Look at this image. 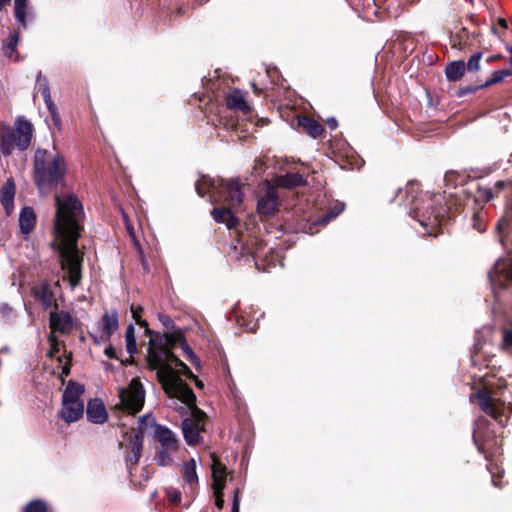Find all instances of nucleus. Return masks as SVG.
<instances>
[{
  "instance_id": "obj_42",
  "label": "nucleus",
  "mask_w": 512,
  "mask_h": 512,
  "mask_svg": "<svg viewBox=\"0 0 512 512\" xmlns=\"http://www.w3.org/2000/svg\"><path fill=\"white\" fill-rule=\"evenodd\" d=\"M503 346L505 348L512 347V330L504 331V334H503Z\"/></svg>"
},
{
  "instance_id": "obj_28",
  "label": "nucleus",
  "mask_w": 512,
  "mask_h": 512,
  "mask_svg": "<svg viewBox=\"0 0 512 512\" xmlns=\"http://www.w3.org/2000/svg\"><path fill=\"white\" fill-rule=\"evenodd\" d=\"M20 34L19 31L14 30L11 32L5 41V43L2 46V51L5 56H7L10 59L17 60L18 59V53H17V46L19 43Z\"/></svg>"
},
{
  "instance_id": "obj_2",
  "label": "nucleus",
  "mask_w": 512,
  "mask_h": 512,
  "mask_svg": "<svg viewBox=\"0 0 512 512\" xmlns=\"http://www.w3.org/2000/svg\"><path fill=\"white\" fill-rule=\"evenodd\" d=\"M54 223V245L60 251L61 264L72 287L81 280L82 256L78 250V238L82 230L84 211L78 198L70 194L64 198L56 196Z\"/></svg>"
},
{
  "instance_id": "obj_4",
  "label": "nucleus",
  "mask_w": 512,
  "mask_h": 512,
  "mask_svg": "<svg viewBox=\"0 0 512 512\" xmlns=\"http://www.w3.org/2000/svg\"><path fill=\"white\" fill-rule=\"evenodd\" d=\"M406 193L411 198L409 203V214L415 218L421 226L433 230L441 225L443 219V209L440 204L441 196L429 192L419 191L418 184L409 183Z\"/></svg>"
},
{
  "instance_id": "obj_38",
  "label": "nucleus",
  "mask_w": 512,
  "mask_h": 512,
  "mask_svg": "<svg viewBox=\"0 0 512 512\" xmlns=\"http://www.w3.org/2000/svg\"><path fill=\"white\" fill-rule=\"evenodd\" d=\"M480 196L486 201L492 200L496 195L493 188H481L479 190Z\"/></svg>"
},
{
  "instance_id": "obj_15",
  "label": "nucleus",
  "mask_w": 512,
  "mask_h": 512,
  "mask_svg": "<svg viewBox=\"0 0 512 512\" xmlns=\"http://www.w3.org/2000/svg\"><path fill=\"white\" fill-rule=\"evenodd\" d=\"M13 13L17 23L26 29L35 18V11L30 0H13Z\"/></svg>"
},
{
  "instance_id": "obj_45",
  "label": "nucleus",
  "mask_w": 512,
  "mask_h": 512,
  "mask_svg": "<svg viewBox=\"0 0 512 512\" xmlns=\"http://www.w3.org/2000/svg\"><path fill=\"white\" fill-rule=\"evenodd\" d=\"M44 102L47 106V109L49 111V113H54L55 111H57V107L55 105V103L53 102L52 98H47V99H44Z\"/></svg>"
},
{
  "instance_id": "obj_18",
  "label": "nucleus",
  "mask_w": 512,
  "mask_h": 512,
  "mask_svg": "<svg viewBox=\"0 0 512 512\" xmlns=\"http://www.w3.org/2000/svg\"><path fill=\"white\" fill-rule=\"evenodd\" d=\"M155 437L161 444L162 448H166L170 451L178 450V440L176 435L170 429L163 426H157L155 430Z\"/></svg>"
},
{
  "instance_id": "obj_37",
  "label": "nucleus",
  "mask_w": 512,
  "mask_h": 512,
  "mask_svg": "<svg viewBox=\"0 0 512 512\" xmlns=\"http://www.w3.org/2000/svg\"><path fill=\"white\" fill-rule=\"evenodd\" d=\"M458 177L460 174L456 171H449L445 174V181L448 185L457 186L459 184Z\"/></svg>"
},
{
  "instance_id": "obj_44",
  "label": "nucleus",
  "mask_w": 512,
  "mask_h": 512,
  "mask_svg": "<svg viewBox=\"0 0 512 512\" xmlns=\"http://www.w3.org/2000/svg\"><path fill=\"white\" fill-rule=\"evenodd\" d=\"M142 307H131L132 317L134 320H141Z\"/></svg>"
},
{
  "instance_id": "obj_39",
  "label": "nucleus",
  "mask_w": 512,
  "mask_h": 512,
  "mask_svg": "<svg viewBox=\"0 0 512 512\" xmlns=\"http://www.w3.org/2000/svg\"><path fill=\"white\" fill-rule=\"evenodd\" d=\"M240 490L236 488L234 490V497H233V505H232V512H239L240 510Z\"/></svg>"
},
{
  "instance_id": "obj_14",
  "label": "nucleus",
  "mask_w": 512,
  "mask_h": 512,
  "mask_svg": "<svg viewBox=\"0 0 512 512\" xmlns=\"http://www.w3.org/2000/svg\"><path fill=\"white\" fill-rule=\"evenodd\" d=\"M50 323V334L48 337V341L50 343L49 356H56L61 350L62 340L59 338V335L67 333L71 327L73 322H49Z\"/></svg>"
},
{
  "instance_id": "obj_55",
  "label": "nucleus",
  "mask_w": 512,
  "mask_h": 512,
  "mask_svg": "<svg viewBox=\"0 0 512 512\" xmlns=\"http://www.w3.org/2000/svg\"><path fill=\"white\" fill-rule=\"evenodd\" d=\"M328 125L331 129H335L337 127V121L335 119H329Z\"/></svg>"
},
{
  "instance_id": "obj_10",
  "label": "nucleus",
  "mask_w": 512,
  "mask_h": 512,
  "mask_svg": "<svg viewBox=\"0 0 512 512\" xmlns=\"http://www.w3.org/2000/svg\"><path fill=\"white\" fill-rule=\"evenodd\" d=\"M489 278L496 301L502 302V290L508 283L512 284V259L497 261L489 273Z\"/></svg>"
},
{
  "instance_id": "obj_43",
  "label": "nucleus",
  "mask_w": 512,
  "mask_h": 512,
  "mask_svg": "<svg viewBox=\"0 0 512 512\" xmlns=\"http://www.w3.org/2000/svg\"><path fill=\"white\" fill-rule=\"evenodd\" d=\"M451 45L453 48H461L462 45V36L461 35H455L451 38Z\"/></svg>"
},
{
  "instance_id": "obj_21",
  "label": "nucleus",
  "mask_w": 512,
  "mask_h": 512,
  "mask_svg": "<svg viewBox=\"0 0 512 512\" xmlns=\"http://www.w3.org/2000/svg\"><path fill=\"white\" fill-rule=\"evenodd\" d=\"M227 106L231 109L242 111L245 114H248L251 111V108L245 99V95L240 90H233L228 94Z\"/></svg>"
},
{
  "instance_id": "obj_17",
  "label": "nucleus",
  "mask_w": 512,
  "mask_h": 512,
  "mask_svg": "<svg viewBox=\"0 0 512 512\" xmlns=\"http://www.w3.org/2000/svg\"><path fill=\"white\" fill-rule=\"evenodd\" d=\"M15 192L16 187L14 180L12 178L7 179V181L0 190V201L7 215H10L14 210Z\"/></svg>"
},
{
  "instance_id": "obj_8",
  "label": "nucleus",
  "mask_w": 512,
  "mask_h": 512,
  "mask_svg": "<svg viewBox=\"0 0 512 512\" xmlns=\"http://www.w3.org/2000/svg\"><path fill=\"white\" fill-rule=\"evenodd\" d=\"M31 296L39 307L48 313L49 320H63L58 314V304L54 287L47 282H40L31 288ZM64 320H71L65 318Z\"/></svg>"
},
{
  "instance_id": "obj_32",
  "label": "nucleus",
  "mask_w": 512,
  "mask_h": 512,
  "mask_svg": "<svg viewBox=\"0 0 512 512\" xmlns=\"http://www.w3.org/2000/svg\"><path fill=\"white\" fill-rule=\"evenodd\" d=\"M512 75V72L508 69L494 71L484 85L481 87H488L503 81L506 77Z\"/></svg>"
},
{
  "instance_id": "obj_40",
  "label": "nucleus",
  "mask_w": 512,
  "mask_h": 512,
  "mask_svg": "<svg viewBox=\"0 0 512 512\" xmlns=\"http://www.w3.org/2000/svg\"><path fill=\"white\" fill-rule=\"evenodd\" d=\"M506 186H512V180H500V181H497L494 185V191L496 193V195L499 194V192Z\"/></svg>"
},
{
  "instance_id": "obj_12",
  "label": "nucleus",
  "mask_w": 512,
  "mask_h": 512,
  "mask_svg": "<svg viewBox=\"0 0 512 512\" xmlns=\"http://www.w3.org/2000/svg\"><path fill=\"white\" fill-rule=\"evenodd\" d=\"M279 205V196L276 188L268 184L264 194L258 200V214L263 217L273 216L278 210Z\"/></svg>"
},
{
  "instance_id": "obj_23",
  "label": "nucleus",
  "mask_w": 512,
  "mask_h": 512,
  "mask_svg": "<svg viewBox=\"0 0 512 512\" xmlns=\"http://www.w3.org/2000/svg\"><path fill=\"white\" fill-rule=\"evenodd\" d=\"M211 214L217 223H225L228 228L235 227L238 222V219L231 211V207L214 208Z\"/></svg>"
},
{
  "instance_id": "obj_3",
  "label": "nucleus",
  "mask_w": 512,
  "mask_h": 512,
  "mask_svg": "<svg viewBox=\"0 0 512 512\" xmlns=\"http://www.w3.org/2000/svg\"><path fill=\"white\" fill-rule=\"evenodd\" d=\"M33 172L35 184L45 192L62 182L67 173V164L55 146L52 150L38 148L34 155Z\"/></svg>"
},
{
  "instance_id": "obj_16",
  "label": "nucleus",
  "mask_w": 512,
  "mask_h": 512,
  "mask_svg": "<svg viewBox=\"0 0 512 512\" xmlns=\"http://www.w3.org/2000/svg\"><path fill=\"white\" fill-rule=\"evenodd\" d=\"M86 414L88 420L95 424H103L108 418L103 402L97 398L88 402Z\"/></svg>"
},
{
  "instance_id": "obj_57",
  "label": "nucleus",
  "mask_w": 512,
  "mask_h": 512,
  "mask_svg": "<svg viewBox=\"0 0 512 512\" xmlns=\"http://www.w3.org/2000/svg\"><path fill=\"white\" fill-rule=\"evenodd\" d=\"M138 324H141L142 327H147L148 325V322L146 321H143V322H137Z\"/></svg>"
},
{
  "instance_id": "obj_6",
  "label": "nucleus",
  "mask_w": 512,
  "mask_h": 512,
  "mask_svg": "<svg viewBox=\"0 0 512 512\" xmlns=\"http://www.w3.org/2000/svg\"><path fill=\"white\" fill-rule=\"evenodd\" d=\"M84 386L70 381L62 395V408L60 411L61 418L66 423L78 421L84 414V401L82 395Z\"/></svg>"
},
{
  "instance_id": "obj_22",
  "label": "nucleus",
  "mask_w": 512,
  "mask_h": 512,
  "mask_svg": "<svg viewBox=\"0 0 512 512\" xmlns=\"http://www.w3.org/2000/svg\"><path fill=\"white\" fill-rule=\"evenodd\" d=\"M36 224V215L31 207H24L19 216V228L22 234L29 235Z\"/></svg>"
},
{
  "instance_id": "obj_9",
  "label": "nucleus",
  "mask_w": 512,
  "mask_h": 512,
  "mask_svg": "<svg viewBox=\"0 0 512 512\" xmlns=\"http://www.w3.org/2000/svg\"><path fill=\"white\" fill-rule=\"evenodd\" d=\"M474 397L477 398L481 409L504 426L512 414V406L490 396L486 390H479Z\"/></svg>"
},
{
  "instance_id": "obj_59",
  "label": "nucleus",
  "mask_w": 512,
  "mask_h": 512,
  "mask_svg": "<svg viewBox=\"0 0 512 512\" xmlns=\"http://www.w3.org/2000/svg\"><path fill=\"white\" fill-rule=\"evenodd\" d=\"M492 482H493L494 486H499L498 482L495 480L494 477L492 478Z\"/></svg>"
},
{
  "instance_id": "obj_29",
  "label": "nucleus",
  "mask_w": 512,
  "mask_h": 512,
  "mask_svg": "<svg viewBox=\"0 0 512 512\" xmlns=\"http://www.w3.org/2000/svg\"><path fill=\"white\" fill-rule=\"evenodd\" d=\"M183 478L191 487L198 483L195 459L191 458L183 464Z\"/></svg>"
},
{
  "instance_id": "obj_47",
  "label": "nucleus",
  "mask_w": 512,
  "mask_h": 512,
  "mask_svg": "<svg viewBox=\"0 0 512 512\" xmlns=\"http://www.w3.org/2000/svg\"><path fill=\"white\" fill-rule=\"evenodd\" d=\"M50 114H51V117H52V120H53L54 124H55L56 126H60V124H61V119H60V115H59V113H58V110H57V111H55L54 113H50Z\"/></svg>"
},
{
  "instance_id": "obj_58",
  "label": "nucleus",
  "mask_w": 512,
  "mask_h": 512,
  "mask_svg": "<svg viewBox=\"0 0 512 512\" xmlns=\"http://www.w3.org/2000/svg\"><path fill=\"white\" fill-rule=\"evenodd\" d=\"M102 320H104V321L109 320V316L107 314L103 315Z\"/></svg>"
},
{
  "instance_id": "obj_13",
  "label": "nucleus",
  "mask_w": 512,
  "mask_h": 512,
  "mask_svg": "<svg viewBox=\"0 0 512 512\" xmlns=\"http://www.w3.org/2000/svg\"><path fill=\"white\" fill-rule=\"evenodd\" d=\"M126 438V449L129 451L126 456V463L129 467L136 466L141 458L143 433L141 431H132L126 434Z\"/></svg>"
},
{
  "instance_id": "obj_31",
  "label": "nucleus",
  "mask_w": 512,
  "mask_h": 512,
  "mask_svg": "<svg viewBox=\"0 0 512 512\" xmlns=\"http://www.w3.org/2000/svg\"><path fill=\"white\" fill-rule=\"evenodd\" d=\"M125 338H126V349L127 352L132 355L137 351V344H136V337H135V329L133 324H129L126 332H125Z\"/></svg>"
},
{
  "instance_id": "obj_34",
  "label": "nucleus",
  "mask_w": 512,
  "mask_h": 512,
  "mask_svg": "<svg viewBox=\"0 0 512 512\" xmlns=\"http://www.w3.org/2000/svg\"><path fill=\"white\" fill-rule=\"evenodd\" d=\"M24 512H47V506L41 500H33L25 506Z\"/></svg>"
},
{
  "instance_id": "obj_52",
  "label": "nucleus",
  "mask_w": 512,
  "mask_h": 512,
  "mask_svg": "<svg viewBox=\"0 0 512 512\" xmlns=\"http://www.w3.org/2000/svg\"><path fill=\"white\" fill-rule=\"evenodd\" d=\"M498 23H499V25H500L503 29H507L508 24H507V21H506L504 18H499V19H498Z\"/></svg>"
},
{
  "instance_id": "obj_30",
  "label": "nucleus",
  "mask_w": 512,
  "mask_h": 512,
  "mask_svg": "<svg viewBox=\"0 0 512 512\" xmlns=\"http://www.w3.org/2000/svg\"><path fill=\"white\" fill-rule=\"evenodd\" d=\"M124 220H125V226H126V229H127V232L130 236V238L132 239L135 247L138 249L139 251V256H140V259H141V263L144 267L145 270L148 269L147 267V263H146V260L144 258V255H143V252L141 250V247H140V243L139 241L137 240V237H136V233H135V230H134V227L132 226V224L129 222L128 218H127V215H124Z\"/></svg>"
},
{
  "instance_id": "obj_26",
  "label": "nucleus",
  "mask_w": 512,
  "mask_h": 512,
  "mask_svg": "<svg viewBox=\"0 0 512 512\" xmlns=\"http://www.w3.org/2000/svg\"><path fill=\"white\" fill-rule=\"evenodd\" d=\"M276 184L282 188H294L305 183L303 176L297 172H288L276 178Z\"/></svg>"
},
{
  "instance_id": "obj_56",
  "label": "nucleus",
  "mask_w": 512,
  "mask_h": 512,
  "mask_svg": "<svg viewBox=\"0 0 512 512\" xmlns=\"http://www.w3.org/2000/svg\"><path fill=\"white\" fill-rule=\"evenodd\" d=\"M508 51L510 53L509 63L512 66V47L508 48Z\"/></svg>"
},
{
  "instance_id": "obj_51",
  "label": "nucleus",
  "mask_w": 512,
  "mask_h": 512,
  "mask_svg": "<svg viewBox=\"0 0 512 512\" xmlns=\"http://www.w3.org/2000/svg\"><path fill=\"white\" fill-rule=\"evenodd\" d=\"M11 3V0H0V11Z\"/></svg>"
},
{
  "instance_id": "obj_5",
  "label": "nucleus",
  "mask_w": 512,
  "mask_h": 512,
  "mask_svg": "<svg viewBox=\"0 0 512 512\" xmlns=\"http://www.w3.org/2000/svg\"><path fill=\"white\" fill-rule=\"evenodd\" d=\"M33 131L31 122L23 117L16 119L14 129L0 131V150L3 155H11L15 148L26 150L31 144Z\"/></svg>"
},
{
  "instance_id": "obj_36",
  "label": "nucleus",
  "mask_w": 512,
  "mask_h": 512,
  "mask_svg": "<svg viewBox=\"0 0 512 512\" xmlns=\"http://www.w3.org/2000/svg\"><path fill=\"white\" fill-rule=\"evenodd\" d=\"M482 58V54L481 53H477V54H474L470 57L469 61H468V64H467V69L469 71H478L480 69V60Z\"/></svg>"
},
{
  "instance_id": "obj_11",
  "label": "nucleus",
  "mask_w": 512,
  "mask_h": 512,
  "mask_svg": "<svg viewBox=\"0 0 512 512\" xmlns=\"http://www.w3.org/2000/svg\"><path fill=\"white\" fill-rule=\"evenodd\" d=\"M242 188L243 184L238 179H220L214 202L226 203L231 208L240 207L244 197Z\"/></svg>"
},
{
  "instance_id": "obj_35",
  "label": "nucleus",
  "mask_w": 512,
  "mask_h": 512,
  "mask_svg": "<svg viewBox=\"0 0 512 512\" xmlns=\"http://www.w3.org/2000/svg\"><path fill=\"white\" fill-rule=\"evenodd\" d=\"M37 88L41 93L43 100L51 97L48 81L45 77L42 78L41 75H39L37 79Z\"/></svg>"
},
{
  "instance_id": "obj_1",
  "label": "nucleus",
  "mask_w": 512,
  "mask_h": 512,
  "mask_svg": "<svg viewBox=\"0 0 512 512\" xmlns=\"http://www.w3.org/2000/svg\"><path fill=\"white\" fill-rule=\"evenodd\" d=\"M177 344L181 345L187 360L196 366L200 365L199 358L184 341L183 333L179 330L171 334L165 333L164 346L156 347L151 344L147 362L150 369L157 371V378L165 393L171 398L180 400L190 409V416L182 421V431L186 442L194 445L201 439L206 416L195 406V395L192 389L178 375L180 372L188 377H194L189 367L171 352V348Z\"/></svg>"
},
{
  "instance_id": "obj_48",
  "label": "nucleus",
  "mask_w": 512,
  "mask_h": 512,
  "mask_svg": "<svg viewBox=\"0 0 512 512\" xmlns=\"http://www.w3.org/2000/svg\"><path fill=\"white\" fill-rule=\"evenodd\" d=\"M170 500L173 503H178L181 500L180 492H175L170 496Z\"/></svg>"
},
{
  "instance_id": "obj_50",
  "label": "nucleus",
  "mask_w": 512,
  "mask_h": 512,
  "mask_svg": "<svg viewBox=\"0 0 512 512\" xmlns=\"http://www.w3.org/2000/svg\"><path fill=\"white\" fill-rule=\"evenodd\" d=\"M246 327L251 331V332H255L256 331V328H257V322H247L246 323Z\"/></svg>"
},
{
  "instance_id": "obj_49",
  "label": "nucleus",
  "mask_w": 512,
  "mask_h": 512,
  "mask_svg": "<svg viewBox=\"0 0 512 512\" xmlns=\"http://www.w3.org/2000/svg\"><path fill=\"white\" fill-rule=\"evenodd\" d=\"M118 322H110V321H107V322H101V324L103 325V327L106 329V330H110L112 328V326H116Z\"/></svg>"
},
{
  "instance_id": "obj_60",
  "label": "nucleus",
  "mask_w": 512,
  "mask_h": 512,
  "mask_svg": "<svg viewBox=\"0 0 512 512\" xmlns=\"http://www.w3.org/2000/svg\"><path fill=\"white\" fill-rule=\"evenodd\" d=\"M461 33H462V34H466V33H467V32H466V29H462Z\"/></svg>"
},
{
  "instance_id": "obj_24",
  "label": "nucleus",
  "mask_w": 512,
  "mask_h": 512,
  "mask_svg": "<svg viewBox=\"0 0 512 512\" xmlns=\"http://www.w3.org/2000/svg\"><path fill=\"white\" fill-rule=\"evenodd\" d=\"M343 208H335L333 210L325 212L322 216L317 217V219H313L309 222V226L306 228V232L310 234H314L318 232V229H314L315 226L324 227L330 221L335 219L341 212Z\"/></svg>"
},
{
  "instance_id": "obj_20",
  "label": "nucleus",
  "mask_w": 512,
  "mask_h": 512,
  "mask_svg": "<svg viewBox=\"0 0 512 512\" xmlns=\"http://www.w3.org/2000/svg\"><path fill=\"white\" fill-rule=\"evenodd\" d=\"M297 126L313 138L319 137L324 132V127L318 121L306 116L298 117Z\"/></svg>"
},
{
  "instance_id": "obj_19",
  "label": "nucleus",
  "mask_w": 512,
  "mask_h": 512,
  "mask_svg": "<svg viewBox=\"0 0 512 512\" xmlns=\"http://www.w3.org/2000/svg\"><path fill=\"white\" fill-rule=\"evenodd\" d=\"M219 180L220 179H213L207 176H202L196 182V191L198 195L204 197L206 194H209L211 201L214 202L216 199Z\"/></svg>"
},
{
  "instance_id": "obj_27",
  "label": "nucleus",
  "mask_w": 512,
  "mask_h": 512,
  "mask_svg": "<svg viewBox=\"0 0 512 512\" xmlns=\"http://www.w3.org/2000/svg\"><path fill=\"white\" fill-rule=\"evenodd\" d=\"M466 65L464 61H452L445 68L446 78L451 82L459 81L465 74Z\"/></svg>"
},
{
  "instance_id": "obj_46",
  "label": "nucleus",
  "mask_w": 512,
  "mask_h": 512,
  "mask_svg": "<svg viewBox=\"0 0 512 512\" xmlns=\"http://www.w3.org/2000/svg\"><path fill=\"white\" fill-rule=\"evenodd\" d=\"M104 353L109 358H117L116 351L112 346L106 347Z\"/></svg>"
},
{
  "instance_id": "obj_54",
  "label": "nucleus",
  "mask_w": 512,
  "mask_h": 512,
  "mask_svg": "<svg viewBox=\"0 0 512 512\" xmlns=\"http://www.w3.org/2000/svg\"><path fill=\"white\" fill-rule=\"evenodd\" d=\"M477 219H478V215H474L473 217V220H474V227L478 230V231H483V229L481 228V226L479 225V223H477Z\"/></svg>"
},
{
  "instance_id": "obj_33",
  "label": "nucleus",
  "mask_w": 512,
  "mask_h": 512,
  "mask_svg": "<svg viewBox=\"0 0 512 512\" xmlns=\"http://www.w3.org/2000/svg\"><path fill=\"white\" fill-rule=\"evenodd\" d=\"M177 451H170L166 448H161L156 456L157 464L160 466H167L172 463V455Z\"/></svg>"
},
{
  "instance_id": "obj_25",
  "label": "nucleus",
  "mask_w": 512,
  "mask_h": 512,
  "mask_svg": "<svg viewBox=\"0 0 512 512\" xmlns=\"http://www.w3.org/2000/svg\"><path fill=\"white\" fill-rule=\"evenodd\" d=\"M212 478H213V488H216L218 491L223 490L225 487L226 481V468L222 465L217 459L213 458L212 461Z\"/></svg>"
},
{
  "instance_id": "obj_7",
  "label": "nucleus",
  "mask_w": 512,
  "mask_h": 512,
  "mask_svg": "<svg viewBox=\"0 0 512 512\" xmlns=\"http://www.w3.org/2000/svg\"><path fill=\"white\" fill-rule=\"evenodd\" d=\"M119 408L130 414L139 412L145 401V391L139 379H132L126 387H119Z\"/></svg>"
},
{
  "instance_id": "obj_53",
  "label": "nucleus",
  "mask_w": 512,
  "mask_h": 512,
  "mask_svg": "<svg viewBox=\"0 0 512 512\" xmlns=\"http://www.w3.org/2000/svg\"><path fill=\"white\" fill-rule=\"evenodd\" d=\"M251 86H252L253 92H254L255 94H257V95H260V94H261V89H260V88H258V86L256 85V83H255V82H252Z\"/></svg>"
},
{
  "instance_id": "obj_41",
  "label": "nucleus",
  "mask_w": 512,
  "mask_h": 512,
  "mask_svg": "<svg viewBox=\"0 0 512 512\" xmlns=\"http://www.w3.org/2000/svg\"><path fill=\"white\" fill-rule=\"evenodd\" d=\"M213 491H214V495H215V505L221 509L224 505L223 494H222L223 490L218 491L216 488H213Z\"/></svg>"
}]
</instances>
